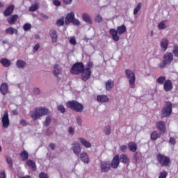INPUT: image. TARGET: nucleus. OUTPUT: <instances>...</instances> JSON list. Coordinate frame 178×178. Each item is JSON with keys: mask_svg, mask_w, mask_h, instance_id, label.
<instances>
[{"mask_svg": "<svg viewBox=\"0 0 178 178\" xmlns=\"http://www.w3.org/2000/svg\"><path fill=\"white\" fill-rule=\"evenodd\" d=\"M94 67V63L88 61L86 67L82 62L75 63L70 69L71 74H81V79L83 81H87L91 77V69Z\"/></svg>", "mask_w": 178, "mask_h": 178, "instance_id": "1", "label": "nucleus"}, {"mask_svg": "<svg viewBox=\"0 0 178 178\" xmlns=\"http://www.w3.org/2000/svg\"><path fill=\"white\" fill-rule=\"evenodd\" d=\"M127 31V28L126 25L122 24L117 28V30L115 29H110L109 34L112 36L113 41H119V35L124 34Z\"/></svg>", "mask_w": 178, "mask_h": 178, "instance_id": "2", "label": "nucleus"}, {"mask_svg": "<svg viewBox=\"0 0 178 178\" xmlns=\"http://www.w3.org/2000/svg\"><path fill=\"white\" fill-rule=\"evenodd\" d=\"M49 111L48 108L44 107H38L35 108L33 111H31V118L33 120H38L41 118V116L48 115Z\"/></svg>", "mask_w": 178, "mask_h": 178, "instance_id": "3", "label": "nucleus"}, {"mask_svg": "<svg viewBox=\"0 0 178 178\" xmlns=\"http://www.w3.org/2000/svg\"><path fill=\"white\" fill-rule=\"evenodd\" d=\"M66 106L74 112H83V109H84V106L76 100L68 101Z\"/></svg>", "mask_w": 178, "mask_h": 178, "instance_id": "4", "label": "nucleus"}, {"mask_svg": "<svg viewBox=\"0 0 178 178\" xmlns=\"http://www.w3.org/2000/svg\"><path fill=\"white\" fill-rule=\"evenodd\" d=\"M163 61L159 64L160 69L165 68L167 65H170L173 62V54L168 52L163 56Z\"/></svg>", "mask_w": 178, "mask_h": 178, "instance_id": "5", "label": "nucleus"}, {"mask_svg": "<svg viewBox=\"0 0 178 178\" xmlns=\"http://www.w3.org/2000/svg\"><path fill=\"white\" fill-rule=\"evenodd\" d=\"M156 158L161 166H165L166 168H169V166H170V158L168 156H165V154H159L156 156Z\"/></svg>", "mask_w": 178, "mask_h": 178, "instance_id": "6", "label": "nucleus"}, {"mask_svg": "<svg viewBox=\"0 0 178 178\" xmlns=\"http://www.w3.org/2000/svg\"><path fill=\"white\" fill-rule=\"evenodd\" d=\"M125 76L129 79V83L131 88H134V83H136V74L130 70H125Z\"/></svg>", "mask_w": 178, "mask_h": 178, "instance_id": "7", "label": "nucleus"}, {"mask_svg": "<svg viewBox=\"0 0 178 178\" xmlns=\"http://www.w3.org/2000/svg\"><path fill=\"white\" fill-rule=\"evenodd\" d=\"M172 115V102H167L161 111V118H169Z\"/></svg>", "mask_w": 178, "mask_h": 178, "instance_id": "8", "label": "nucleus"}, {"mask_svg": "<svg viewBox=\"0 0 178 178\" xmlns=\"http://www.w3.org/2000/svg\"><path fill=\"white\" fill-rule=\"evenodd\" d=\"M1 123L3 124V129H8L10 125V121L9 120V114L8 111H4V114L1 118Z\"/></svg>", "mask_w": 178, "mask_h": 178, "instance_id": "9", "label": "nucleus"}, {"mask_svg": "<svg viewBox=\"0 0 178 178\" xmlns=\"http://www.w3.org/2000/svg\"><path fill=\"white\" fill-rule=\"evenodd\" d=\"M111 165L110 161H102L100 164V172L101 173H108L109 170H111Z\"/></svg>", "mask_w": 178, "mask_h": 178, "instance_id": "10", "label": "nucleus"}, {"mask_svg": "<svg viewBox=\"0 0 178 178\" xmlns=\"http://www.w3.org/2000/svg\"><path fill=\"white\" fill-rule=\"evenodd\" d=\"M110 165L113 169H118V168H119V165H120L119 154L114 156L111 163H110Z\"/></svg>", "mask_w": 178, "mask_h": 178, "instance_id": "11", "label": "nucleus"}, {"mask_svg": "<svg viewBox=\"0 0 178 178\" xmlns=\"http://www.w3.org/2000/svg\"><path fill=\"white\" fill-rule=\"evenodd\" d=\"M156 127L160 133L163 134L166 131V124L165 123V121H158L156 123Z\"/></svg>", "mask_w": 178, "mask_h": 178, "instance_id": "12", "label": "nucleus"}, {"mask_svg": "<svg viewBox=\"0 0 178 178\" xmlns=\"http://www.w3.org/2000/svg\"><path fill=\"white\" fill-rule=\"evenodd\" d=\"M72 151L74 152V154H75V155L79 156V154H80V152H81V146L80 145V143H79V142L77 141H74L72 144Z\"/></svg>", "mask_w": 178, "mask_h": 178, "instance_id": "13", "label": "nucleus"}, {"mask_svg": "<svg viewBox=\"0 0 178 178\" xmlns=\"http://www.w3.org/2000/svg\"><path fill=\"white\" fill-rule=\"evenodd\" d=\"M163 90L165 91V92H168L169 91H172V90H173V83H172V81L167 79L164 82Z\"/></svg>", "mask_w": 178, "mask_h": 178, "instance_id": "14", "label": "nucleus"}, {"mask_svg": "<svg viewBox=\"0 0 178 178\" xmlns=\"http://www.w3.org/2000/svg\"><path fill=\"white\" fill-rule=\"evenodd\" d=\"M49 35L51 38L52 44H55L56 42H58V33L55 30L51 29L49 31Z\"/></svg>", "mask_w": 178, "mask_h": 178, "instance_id": "15", "label": "nucleus"}, {"mask_svg": "<svg viewBox=\"0 0 178 178\" xmlns=\"http://www.w3.org/2000/svg\"><path fill=\"white\" fill-rule=\"evenodd\" d=\"M97 102H102V104L109 102V97L106 95H98L97 96Z\"/></svg>", "mask_w": 178, "mask_h": 178, "instance_id": "16", "label": "nucleus"}, {"mask_svg": "<svg viewBox=\"0 0 178 178\" xmlns=\"http://www.w3.org/2000/svg\"><path fill=\"white\" fill-rule=\"evenodd\" d=\"M14 10H15V6L10 5L8 6L7 9H6L3 11V15L6 17H8V16H10V15H12V13H13Z\"/></svg>", "mask_w": 178, "mask_h": 178, "instance_id": "17", "label": "nucleus"}, {"mask_svg": "<svg viewBox=\"0 0 178 178\" xmlns=\"http://www.w3.org/2000/svg\"><path fill=\"white\" fill-rule=\"evenodd\" d=\"M120 162L124 163V165H129L130 163V158L127 154H122L120 156Z\"/></svg>", "mask_w": 178, "mask_h": 178, "instance_id": "18", "label": "nucleus"}, {"mask_svg": "<svg viewBox=\"0 0 178 178\" xmlns=\"http://www.w3.org/2000/svg\"><path fill=\"white\" fill-rule=\"evenodd\" d=\"M74 19V13L70 12L68 13L65 17V24H70L72 23V21Z\"/></svg>", "mask_w": 178, "mask_h": 178, "instance_id": "19", "label": "nucleus"}, {"mask_svg": "<svg viewBox=\"0 0 178 178\" xmlns=\"http://www.w3.org/2000/svg\"><path fill=\"white\" fill-rule=\"evenodd\" d=\"M19 19V15L15 14V15H13L11 16H10L8 19V23L10 25L12 24H15V23H16V22H17V19Z\"/></svg>", "mask_w": 178, "mask_h": 178, "instance_id": "20", "label": "nucleus"}, {"mask_svg": "<svg viewBox=\"0 0 178 178\" xmlns=\"http://www.w3.org/2000/svg\"><path fill=\"white\" fill-rule=\"evenodd\" d=\"M160 45L162 51H166L168 49V45H169V40L167 38L162 39Z\"/></svg>", "mask_w": 178, "mask_h": 178, "instance_id": "21", "label": "nucleus"}, {"mask_svg": "<svg viewBox=\"0 0 178 178\" xmlns=\"http://www.w3.org/2000/svg\"><path fill=\"white\" fill-rule=\"evenodd\" d=\"M81 161L84 163H88L90 162V157H88V154L87 152H82L80 156Z\"/></svg>", "mask_w": 178, "mask_h": 178, "instance_id": "22", "label": "nucleus"}, {"mask_svg": "<svg viewBox=\"0 0 178 178\" xmlns=\"http://www.w3.org/2000/svg\"><path fill=\"white\" fill-rule=\"evenodd\" d=\"M161 134H162L161 132L158 133L156 131H154L150 134V138L152 141H156L158 138L161 137Z\"/></svg>", "mask_w": 178, "mask_h": 178, "instance_id": "23", "label": "nucleus"}, {"mask_svg": "<svg viewBox=\"0 0 178 178\" xmlns=\"http://www.w3.org/2000/svg\"><path fill=\"white\" fill-rule=\"evenodd\" d=\"M113 87H115V82H113V80L110 79L106 82V91H111V90H112V88H113Z\"/></svg>", "mask_w": 178, "mask_h": 178, "instance_id": "24", "label": "nucleus"}, {"mask_svg": "<svg viewBox=\"0 0 178 178\" xmlns=\"http://www.w3.org/2000/svg\"><path fill=\"white\" fill-rule=\"evenodd\" d=\"M82 19L83 20V22H85L86 23H88V24H92V21L91 20V17H90V15L86 13L82 14Z\"/></svg>", "mask_w": 178, "mask_h": 178, "instance_id": "25", "label": "nucleus"}, {"mask_svg": "<svg viewBox=\"0 0 178 178\" xmlns=\"http://www.w3.org/2000/svg\"><path fill=\"white\" fill-rule=\"evenodd\" d=\"M128 148L131 152H136L137 151V144L135 142H129L128 143Z\"/></svg>", "mask_w": 178, "mask_h": 178, "instance_id": "26", "label": "nucleus"}, {"mask_svg": "<svg viewBox=\"0 0 178 178\" xmlns=\"http://www.w3.org/2000/svg\"><path fill=\"white\" fill-rule=\"evenodd\" d=\"M8 83H3L1 85L0 92L1 94H3V95H6V94H8Z\"/></svg>", "mask_w": 178, "mask_h": 178, "instance_id": "27", "label": "nucleus"}, {"mask_svg": "<svg viewBox=\"0 0 178 178\" xmlns=\"http://www.w3.org/2000/svg\"><path fill=\"white\" fill-rule=\"evenodd\" d=\"M79 140L82 144V145H83V147H86V148H91V143L87 141L86 139L79 138Z\"/></svg>", "mask_w": 178, "mask_h": 178, "instance_id": "28", "label": "nucleus"}, {"mask_svg": "<svg viewBox=\"0 0 178 178\" xmlns=\"http://www.w3.org/2000/svg\"><path fill=\"white\" fill-rule=\"evenodd\" d=\"M26 165H27V166L31 168V169H32V170H33V172H35L37 170V166L35 165V163H34V161H33V160H28L26 161Z\"/></svg>", "mask_w": 178, "mask_h": 178, "instance_id": "29", "label": "nucleus"}, {"mask_svg": "<svg viewBox=\"0 0 178 178\" xmlns=\"http://www.w3.org/2000/svg\"><path fill=\"white\" fill-rule=\"evenodd\" d=\"M0 63H1L4 67H9L11 65L10 60H8V58H1Z\"/></svg>", "mask_w": 178, "mask_h": 178, "instance_id": "30", "label": "nucleus"}, {"mask_svg": "<svg viewBox=\"0 0 178 178\" xmlns=\"http://www.w3.org/2000/svg\"><path fill=\"white\" fill-rule=\"evenodd\" d=\"M16 65L18 69H24V67H26V63L23 60H18L16 62Z\"/></svg>", "mask_w": 178, "mask_h": 178, "instance_id": "31", "label": "nucleus"}, {"mask_svg": "<svg viewBox=\"0 0 178 178\" xmlns=\"http://www.w3.org/2000/svg\"><path fill=\"white\" fill-rule=\"evenodd\" d=\"M6 34H10V35H13L15 33L17 34V29H15L13 27H9L6 29Z\"/></svg>", "mask_w": 178, "mask_h": 178, "instance_id": "32", "label": "nucleus"}, {"mask_svg": "<svg viewBox=\"0 0 178 178\" xmlns=\"http://www.w3.org/2000/svg\"><path fill=\"white\" fill-rule=\"evenodd\" d=\"M19 156L22 158V161H27V159H29V152L26 150H23L19 154Z\"/></svg>", "mask_w": 178, "mask_h": 178, "instance_id": "33", "label": "nucleus"}, {"mask_svg": "<svg viewBox=\"0 0 178 178\" xmlns=\"http://www.w3.org/2000/svg\"><path fill=\"white\" fill-rule=\"evenodd\" d=\"M54 67V74L56 76H59V74H60V70H62V68H60L58 64H55Z\"/></svg>", "mask_w": 178, "mask_h": 178, "instance_id": "34", "label": "nucleus"}, {"mask_svg": "<svg viewBox=\"0 0 178 178\" xmlns=\"http://www.w3.org/2000/svg\"><path fill=\"white\" fill-rule=\"evenodd\" d=\"M112 132V130L111 129V126L107 125L104 127V133L106 134V136H109L111 133Z\"/></svg>", "mask_w": 178, "mask_h": 178, "instance_id": "35", "label": "nucleus"}, {"mask_svg": "<svg viewBox=\"0 0 178 178\" xmlns=\"http://www.w3.org/2000/svg\"><path fill=\"white\" fill-rule=\"evenodd\" d=\"M156 81L159 84H165V81H166V78L163 76H159Z\"/></svg>", "mask_w": 178, "mask_h": 178, "instance_id": "36", "label": "nucleus"}, {"mask_svg": "<svg viewBox=\"0 0 178 178\" xmlns=\"http://www.w3.org/2000/svg\"><path fill=\"white\" fill-rule=\"evenodd\" d=\"M172 54L174 56H175V58H178V45L177 44H174Z\"/></svg>", "mask_w": 178, "mask_h": 178, "instance_id": "37", "label": "nucleus"}, {"mask_svg": "<svg viewBox=\"0 0 178 178\" xmlns=\"http://www.w3.org/2000/svg\"><path fill=\"white\" fill-rule=\"evenodd\" d=\"M165 22L166 21H162L158 24L159 30H165V29H166V24H165Z\"/></svg>", "mask_w": 178, "mask_h": 178, "instance_id": "38", "label": "nucleus"}, {"mask_svg": "<svg viewBox=\"0 0 178 178\" xmlns=\"http://www.w3.org/2000/svg\"><path fill=\"white\" fill-rule=\"evenodd\" d=\"M140 9H141V3H138L136 7L134 10V15H137L140 11Z\"/></svg>", "mask_w": 178, "mask_h": 178, "instance_id": "39", "label": "nucleus"}, {"mask_svg": "<svg viewBox=\"0 0 178 178\" xmlns=\"http://www.w3.org/2000/svg\"><path fill=\"white\" fill-rule=\"evenodd\" d=\"M6 160L10 168H13V161H12V159L9 156H6Z\"/></svg>", "mask_w": 178, "mask_h": 178, "instance_id": "40", "label": "nucleus"}, {"mask_svg": "<svg viewBox=\"0 0 178 178\" xmlns=\"http://www.w3.org/2000/svg\"><path fill=\"white\" fill-rule=\"evenodd\" d=\"M51 119L49 116L46 118L45 121L44 122V125L45 126V127H48V125L51 124Z\"/></svg>", "mask_w": 178, "mask_h": 178, "instance_id": "41", "label": "nucleus"}, {"mask_svg": "<svg viewBox=\"0 0 178 178\" xmlns=\"http://www.w3.org/2000/svg\"><path fill=\"white\" fill-rule=\"evenodd\" d=\"M58 111H59L60 113H65V112H66V108H65V106H63V105L60 104L58 106Z\"/></svg>", "mask_w": 178, "mask_h": 178, "instance_id": "42", "label": "nucleus"}, {"mask_svg": "<svg viewBox=\"0 0 178 178\" xmlns=\"http://www.w3.org/2000/svg\"><path fill=\"white\" fill-rule=\"evenodd\" d=\"M23 29H24V31H29V30H30L31 29V24H29V23H26L23 26Z\"/></svg>", "mask_w": 178, "mask_h": 178, "instance_id": "43", "label": "nucleus"}, {"mask_svg": "<svg viewBox=\"0 0 178 178\" xmlns=\"http://www.w3.org/2000/svg\"><path fill=\"white\" fill-rule=\"evenodd\" d=\"M30 12H35V10H38V5L34 4L29 8Z\"/></svg>", "mask_w": 178, "mask_h": 178, "instance_id": "44", "label": "nucleus"}, {"mask_svg": "<svg viewBox=\"0 0 178 178\" xmlns=\"http://www.w3.org/2000/svg\"><path fill=\"white\" fill-rule=\"evenodd\" d=\"M64 24H65V20L63 19V18L59 19L56 22V25L57 26H63Z\"/></svg>", "mask_w": 178, "mask_h": 178, "instance_id": "45", "label": "nucleus"}, {"mask_svg": "<svg viewBox=\"0 0 178 178\" xmlns=\"http://www.w3.org/2000/svg\"><path fill=\"white\" fill-rule=\"evenodd\" d=\"M168 177V172L163 171L160 173L159 178H166Z\"/></svg>", "mask_w": 178, "mask_h": 178, "instance_id": "46", "label": "nucleus"}, {"mask_svg": "<svg viewBox=\"0 0 178 178\" xmlns=\"http://www.w3.org/2000/svg\"><path fill=\"white\" fill-rule=\"evenodd\" d=\"M95 22H96V23H101V22H102V17H101L99 15H97L95 17Z\"/></svg>", "mask_w": 178, "mask_h": 178, "instance_id": "47", "label": "nucleus"}, {"mask_svg": "<svg viewBox=\"0 0 178 178\" xmlns=\"http://www.w3.org/2000/svg\"><path fill=\"white\" fill-rule=\"evenodd\" d=\"M70 44H71V45H76V44H77L74 36L70 38Z\"/></svg>", "mask_w": 178, "mask_h": 178, "instance_id": "48", "label": "nucleus"}, {"mask_svg": "<svg viewBox=\"0 0 178 178\" xmlns=\"http://www.w3.org/2000/svg\"><path fill=\"white\" fill-rule=\"evenodd\" d=\"M71 23H72L74 26H80V21L76 18H74Z\"/></svg>", "mask_w": 178, "mask_h": 178, "instance_id": "49", "label": "nucleus"}, {"mask_svg": "<svg viewBox=\"0 0 178 178\" xmlns=\"http://www.w3.org/2000/svg\"><path fill=\"white\" fill-rule=\"evenodd\" d=\"M120 149L122 152H126L127 151V146H126L125 145H122L120 147Z\"/></svg>", "mask_w": 178, "mask_h": 178, "instance_id": "50", "label": "nucleus"}, {"mask_svg": "<svg viewBox=\"0 0 178 178\" xmlns=\"http://www.w3.org/2000/svg\"><path fill=\"white\" fill-rule=\"evenodd\" d=\"M39 178H48V175L45 172H42L39 174Z\"/></svg>", "mask_w": 178, "mask_h": 178, "instance_id": "51", "label": "nucleus"}, {"mask_svg": "<svg viewBox=\"0 0 178 178\" xmlns=\"http://www.w3.org/2000/svg\"><path fill=\"white\" fill-rule=\"evenodd\" d=\"M19 124H21V126H27V121H26L24 119H22L19 121Z\"/></svg>", "mask_w": 178, "mask_h": 178, "instance_id": "52", "label": "nucleus"}, {"mask_svg": "<svg viewBox=\"0 0 178 178\" xmlns=\"http://www.w3.org/2000/svg\"><path fill=\"white\" fill-rule=\"evenodd\" d=\"M68 133L69 134H71V136H73V134H74V129H73V127H70L68 129Z\"/></svg>", "mask_w": 178, "mask_h": 178, "instance_id": "53", "label": "nucleus"}, {"mask_svg": "<svg viewBox=\"0 0 178 178\" xmlns=\"http://www.w3.org/2000/svg\"><path fill=\"white\" fill-rule=\"evenodd\" d=\"M170 143L172 144V145H175L176 144V139H175L173 137H170Z\"/></svg>", "mask_w": 178, "mask_h": 178, "instance_id": "54", "label": "nucleus"}, {"mask_svg": "<svg viewBox=\"0 0 178 178\" xmlns=\"http://www.w3.org/2000/svg\"><path fill=\"white\" fill-rule=\"evenodd\" d=\"M40 49V44L37 43L33 47V52H37Z\"/></svg>", "mask_w": 178, "mask_h": 178, "instance_id": "55", "label": "nucleus"}, {"mask_svg": "<svg viewBox=\"0 0 178 178\" xmlns=\"http://www.w3.org/2000/svg\"><path fill=\"white\" fill-rule=\"evenodd\" d=\"M53 3L55 6H60V1L58 0H54Z\"/></svg>", "mask_w": 178, "mask_h": 178, "instance_id": "56", "label": "nucleus"}, {"mask_svg": "<svg viewBox=\"0 0 178 178\" xmlns=\"http://www.w3.org/2000/svg\"><path fill=\"white\" fill-rule=\"evenodd\" d=\"M76 122L79 126H81V123H83V121L81 120V118L80 117L76 118Z\"/></svg>", "mask_w": 178, "mask_h": 178, "instance_id": "57", "label": "nucleus"}, {"mask_svg": "<svg viewBox=\"0 0 178 178\" xmlns=\"http://www.w3.org/2000/svg\"><path fill=\"white\" fill-rule=\"evenodd\" d=\"M134 159L137 162L138 161V152H135Z\"/></svg>", "mask_w": 178, "mask_h": 178, "instance_id": "58", "label": "nucleus"}, {"mask_svg": "<svg viewBox=\"0 0 178 178\" xmlns=\"http://www.w3.org/2000/svg\"><path fill=\"white\" fill-rule=\"evenodd\" d=\"M63 1L65 5H70V3H72V2L73 1V0H63Z\"/></svg>", "mask_w": 178, "mask_h": 178, "instance_id": "59", "label": "nucleus"}, {"mask_svg": "<svg viewBox=\"0 0 178 178\" xmlns=\"http://www.w3.org/2000/svg\"><path fill=\"white\" fill-rule=\"evenodd\" d=\"M33 94H35L36 95H38V94H40V89L39 88H35L33 90Z\"/></svg>", "mask_w": 178, "mask_h": 178, "instance_id": "60", "label": "nucleus"}, {"mask_svg": "<svg viewBox=\"0 0 178 178\" xmlns=\"http://www.w3.org/2000/svg\"><path fill=\"white\" fill-rule=\"evenodd\" d=\"M0 178H6V175H5V171L0 173Z\"/></svg>", "mask_w": 178, "mask_h": 178, "instance_id": "61", "label": "nucleus"}, {"mask_svg": "<svg viewBox=\"0 0 178 178\" xmlns=\"http://www.w3.org/2000/svg\"><path fill=\"white\" fill-rule=\"evenodd\" d=\"M49 147H50L51 149L54 150V149H55L56 145H55L54 143H50V144L49 145Z\"/></svg>", "mask_w": 178, "mask_h": 178, "instance_id": "62", "label": "nucleus"}, {"mask_svg": "<svg viewBox=\"0 0 178 178\" xmlns=\"http://www.w3.org/2000/svg\"><path fill=\"white\" fill-rule=\"evenodd\" d=\"M19 178H31V177H30V175H25V176H23V177H20Z\"/></svg>", "mask_w": 178, "mask_h": 178, "instance_id": "63", "label": "nucleus"}, {"mask_svg": "<svg viewBox=\"0 0 178 178\" xmlns=\"http://www.w3.org/2000/svg\"><path fill=\"white\" fill-rule=\"evenodd\" d=\"M13 115H18L17 111V110H13Z\"/></svg>", "mask_w": 178, "mask_h": 178, "instance_id": "64", "label": "nucleus"}]
</instances>
